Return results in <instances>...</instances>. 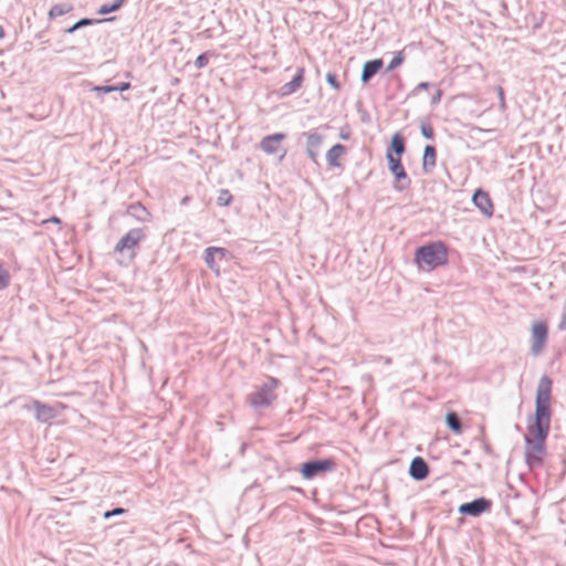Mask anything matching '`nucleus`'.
Segmentation results:
<instances>
[{
    "label": "nucleus",
    "mask_w": 566,
    "mask_h": 566,
    "mask_svg": "<svg viewBox=\"0 0 566 566\" xmlns=\"http://www.w3.org/2000/svg\"><path fill=\"white\" fill-rule=\"evenodd\" d=\"M552 379L543 375L536 388L535 411L530 416L526 427L524 457L530 470L541 468L547 454L546 440L552 419Z\"/></svg>",
    "instance_id": "obj_1"
},
{
    "label": "nucleus",
    "mask_w": 566,
    "mask_h": 566,
    "mask_svg": "<svg viewBox=\"0 0 566 566\" xmlns=\"http://www.w3.org/2000/svg\"><path fill=\"white\" fill-rule=\"evenodd\" d=\"M415 263L422 271H432L448 263V248L442 241H432L415 251Z\"/></svg>",
    "instance_id": "obj_2"
},
{
    "label": "nucleus",
    "mask_w": 566,
    "mask_h": 566,
    "mask_svg": "<svg viewBox=\"0 0 566 566\" xmlns=\"http://www.w3.org/2000/svg\"><path fill=\"white\" fill-rule=\"evenodd\" d=\"M279 385L280 380L277 378L269 376L261 386L256 387L255 390L248 396V402L254 409H264L270 407L277 398L275 389Z\"/></svg>",
    "instance_id": "obj_3"
},
{
    "label": "nucleus",
    "mask_w": 566,
    "mask_h": 566,
    "mask_svg": "<svg viewBox=\"0 0 566 566\" xmlns=\"http://www.w3.org/2000/svg\"><path fill=\"white\" fill-rule=\"evenodd\" d=\"M337 467L335 459H312L303 462L300 465L298 472L304 480H313L315 478H322L325 474L333 472Z\"/></svg>",
    "instance_id": "obj_4"
},
{
    "label": "nucleus",
    "mask_w": 566,
    "mask_h": 566,
    "mask_svg": "<svg viewBox=\"0 0 566 566\" xmlns=\"http://www.w3.org/2000/svg\"><path fill=\"white\" fill-rule=\"evenodd\" d=\"M146 238V233L142 228L130 229L120 240L116 243L114 251L120 253L123 256L127 255V260L132 261L136 256L135 249Z\"/></svg>",
    "instance_id": "obj_5"
},
{
    "label": "nucleus",
    "mask_w": 566,
    "mask_h": 566,
    "mask_svg": "<svg viewBox=\"0 0 566 566\" xmlns=\"http://www.w3.org/2000/svg\"><path fill=\"white\" fill-rule=\"evenodd\" d=\"M390 158L387 159L388 170L395 177L394 189L397 191H403L408 189L411 185V179L405 170V167L401 163V159L398 157H394L389 155Z\"/></svg>",
    "instance_id": "obj_6"
},
{
    "label": "nucleus",
    "mask_w": 566,
    "mask_h": 566,
    "mask_svg": "<svg viewBox=\"0 0 566 566\" xmlns=\"http://www.w3.org/2000/svg\"><path fill=\"white\" fill-rule=\"evenodd\" d=\"M492 505L493 503L490 499L480 496L474 499L473 501L462 503L459 506L458 512L464 516L478 517L483 513L490 512Z\"/></svg>",
    "instance_id": "obj_7"
},
{
    "label": "nucleus",
    "mask_w": 566,
    "mask_h": 566,
    "mask_svg": "<svg viewBox=\"0 0 566 566\" xmlns=\"http://www.w3.org/2000/svg\"><path fill=\"white\" fill-rule=\"evenodd\" d=\"M548 337V326L545 322L539 321L535 322L532 325V334H531V353L533 356H538L546 344Z\"/></svg>",
    "instance_id": "obj_8"
},
{
    "label": "nucleus",
    "mask_w": 566,
    "mask_h": 566,
    "mask_svg": "<svg viewBox=\"0 0 566 566\" xmlns=\"http://www.w3.org/2000/svg\"><path fill=\"white\" fill-rule=\"evenodd\" d=\"M474 206L486 217H492L494 212V206L490 198V195L483 189L479 188L472 196Z\"/></svg>",
    "instance_id": "obj_9"
},
{
    "label": "nucleus",
    "mask_w": 566,
    "mask_h": 566,
    "mask_svg": "<svg viewBox=\"0 0 566 566\" xmlns=\"http://www.w3.org/2000/svg\"><path fill=\"white\" fill-rule=\"evenodd\" d=\"M430 468L426 460L419 455L415 457L409 465V475L412 480L420 482L429 476Z\"/></svg>",
    "instance_id": "obj_10"
},
{
    "label": "nucleus",
    "mask_w": 566,
    "mask_h": 566,
    "mask_svg": "<svg viewBox=\"0 0 566 566\" xmlns=\"http://www.w3.org/2000/svg\"><path fill=\"white\" fill-rule=\"evenodd\" d=\"M306 137V154L313 163H317L318 149L323 143V136L316 132H304L302 134Z\"/></svg>",
    "instance_id": "obj_11"
},
{
    "label": "nucleus",
    "mask_w": 566,
    "mask_h": 566,
    "mask_svg": "<svg viewBox=\"0 0 566 566\" xmlns=\"http://www.w3.org/2000/svg\"><path fill=\"white\" fill-rule=\"evenodd\" d=\"M286 135L284 133H275L263 137L260 142V149L268 155H274L280 149V144L284 140Z\"/></svg>",
    "instance_id": "obj_12"
},
{
    "label": "nucleus",
    "mask_w": 566,
    "mask_h": 566,
    "mask_svg": "<svg viewBox=\"0 0 566 566\" xmlns=\"http://www.w3.org/2000/svg\"><path fill=\"white\" fill-rule=\"evenodd\" d=\"M34 417L40 422H49L56 417V410L40 400H33L32 407Z\"/></svg>",
    "instance_id": "obj_13"
},
{
    "label": "nucleus",
    "mask_w": 566,
    "mask_h": 566,
    "mask_svg": "<svg viewBox=\"0 0 566 566\" xmlns=\"http://www.w3.org/2000/svg\"><path fill=\"white\" fill-rule=\"evenodd\" d=\"M405 151L406 139L399 132H397L391 136L390 144L386 149V159L390 158L389 155L401 159V156L405 154Z\"/></svg>",
    "instance_id": "obj_14"
},
{
    "label": "nucleus",
    "mask_w": 566,
    "mask_h": 566,
    "mask_svg": "<svg viewBox=\"0 0 566 566\" xmlns=\"http://www.w3.org/2000/svg\"><path fill=\"white\" fill-rule=\"evenodd\" d=\"M384 62L381 59L369 60L364 63L360 81L364 84H367L382 67Z\"/></svg>",
    "instance_id": "obj_15"
},
{
    "label": "nucleus",
    "mask_w": 566,
    "mask_h": 566,
    "mask_svg": "<svg viewBox=\"0 0 566 566\" xmlns=\"http://www.w3.org/2000/svg\"><path fill=\"white\" fill-rule=\"evenodd\" d=\"M304 80V69L298 67L293 78L281 86L280 94L281 96H289L295 93L302 85Z\"/></svg>",
    "instance_id": "obj_16"
},
{
    "label": "nucleus",
    "mask_w": 566,
    "mask_h": 566,
    "mask_svg": "<svg viewBox=\"0 0 566 566\" xmlns=\"http://www.w3.org/2000/svg\"><path fill=\"white\" fill-rule=\"evenodd\" d=\"M437 149L433 145H426L422 156V170L424 174L432 172L436 167Z\"/></svg>",
    "instance_id": "obj_17"
},
{
    "label": "nucleus",
    "mask_w": 566,
    "mask_h": 566,
    "mask_svg": "<svg viewBox=\"0 0 566 566\" xmlns=\"http://www.w3.org/2000/svg\"><path fill=\"white\" fill-rule=\"evenodd\" d=\"M116 20V17L103 18V19H92V18H82L76 21L72 27L67 28L64 32L67 34H72L77 30L90 27L98 23L113 22Z\"/></svg>",
    "instance_id": "obj_18"
},
{
    "label": "nucleus",
    "mask_w": 566,
    "mask_h": 566,
    "mask_svg": "<svg viewBox=\"0 0 566 566\" xmlns=\"http://www.w3.org/2000/svg\"><path fill=\"white\" fill-rule=\"evenodd\" d=\"M227 249L224 248H217V247H209L205 250V262L207 266L210 270H218L216 264V256H219L220 259H223L227 254Z\"/></svg>",
    "instance_id": "obj_19"
},
{
    "label": "nucleus",
    "mask_w": 566,
    "mask_h": 566,
    "mask_svg": "<svg viewBox=\"0 0 566 566\" xmlns=\"http://www.w3.org/2000/svg\"><path fill=\"white\" fill-rule=\"evenodd\" d=\"M346 153V146L343 144H335L327 153L326 160L331 167H339L338 158Z\"/></svg>",
    "instance_id": "obj_20"
},
{
    "label": "nucleus",
    "mask_w": 566,
    "mask_h": 566,
    "mask_svg": "<svg viewBox=\"0 0 566 566\" xmlns=\"http://www.w3.org/2000/svg\"><path fill=\"white\" fill-rule=\"evenodd\" d=\"M73 9H74V7L70 2L54 4L50 8V10L48 12V19L50 21L55 20L56 18H59L61 15L72 12Z\"/></svg>",
    "instance_id": "obj_21"
},
{
    "label": "nucleus",
    "mask_w": 566,
    "mask_h": 566,
    "mask_svg": "<svg viewBox=\"0 0 566 566\" xmlns=\"http://www.w3.org/2000/svg\"><path fill=\"white\" fill-rule=\"evenodd\" d=\"M126 212L138 221H146L149 218V212L140 202L129 205Z\"/></svg>",
    "instance_id": "obj_22"
},
{
    "label": "nucleus",
    "mask_w": 566,
    "mask_h": 566,
    "mask_svg": "<svg viewBox=\"0 0 566 566\" xmlns=\"http://www.w3.org/2000/svg\"><path fill=\"white\" fill-rule=\"evenodd\" d=\"M447 427L454 433H461L463 430L462 421L455 411H449L446 416Z\"/></svg>",
    "instance_id": "obj_23"
},
{
    "label": "nucleus",
    "mask_w": 566,
    "mask_h": 566,
    "mask_svg": "<svg viewBox=\"0 0 566 566\" xmlns=\"http://www.w3.org/2000/svg\"><path fill=\"white\" fill-rule=\"evenodd\" d=\"M127 0H114L112 3H104L97 9V14L107 15L118 11Z\"/></svg>",
    "instance_id": "obj_24"
},
{
    "label": "nucleus",
    "mask_w": 566,
    "mask_h": 566,
    "mask_svg": "<svg viewBox=\"0 0 566 566\" xmlns=\"http://www.w3.org/2000/svg\"><path fill=\"white\" fill-rule=\"evenodd\" d=\"M11 283V275L9 271L4 268L3 263L0 261V291L9 287Z\"/></svg>",
    "instance_id": "obj_25"
},
{
    "label": "nucleus",
    "mask_w": 566,
    "mask_h": 566,
    "mask_svg": "<svg viewBox=\"0 0 566 566\" xmlns=\"http://www.w3.org/2000/svg\"><path fill=\"white\" fill-rule=\"evenodd\" d=\"M233 197L228 189H220L217 198V203L220 207H227L231 203Z\"/></svg>",
    "instance_id": "obj_26"
},
{
    "label": "nucleus",
    "mask_w": 566,
    "mask_h": 566,
    "mask_svg": "<svg viewBox=\"0 0 566 566\" xmlns=\"http://www.w3.org/2000/svg\"><path fill=\"white\" fill-rule=\"evenodd\" d=\"M405 61V55H403V52L400 51L398 52L390 61V63L388 64L386 71L387 72H390V71H394L395 69H397L398 66H400Z\"/></svg>",
    "instance_id": "obj_27"
},
{
    "label": "nucleus",
    "mask_w": 566,
    "mask_h": 566,
    "mask_svg": "<svg viewBox=\"0 0 566 566\" xmlns=\"http://www.w3.org/2000/svg\"><path fill=\"white\" fill-rule=\"evenodd\" d=\"M420 132L426 139L432 140L434 138V130L428 122H421Z\"/></svg>",
    "instance_id": "obj_28"
},
{
    "label": "nucleus",
    "mask_w": 566,
    "mask_h": 566,
    "mask_svg": "<svg viewBox=\"0 0 566 566\" xmlns=\"http://www.w3.org/2000/svg\"><path fill=\"white\" fill-rule=\"evenodd\" d=\"M125 513H127L126 509H124V507H115L113 510H108V511L104 512L103 517L105 520H109L113 516L123 515Z\"/></svg>",
    "instance_id": "obj_29"
},
{
    "label": "nucleus",
    "mask_w": 566,
    "mask_h": 566,
    "mask_svg": "<svg viewBox=\"0 0 566 566\" xmlns=\"http://www.w3.org/2000/svg\"><path fill=\"white\" fill-rule=\"evenodd\" d=\"M326 82L336 91L340 90V83L337 78V75L335 73H327L326 75Z\"/></svg>",
    "instance_id": "obj_30"
},
{
    "label": "nucleus",
    "mask_w": 566,
    "mask_h": 566,
    "mask_svg": "<svg viewBox=\"0 0 566 566\" xmlns=\"http://www.w3.org/2000/svg\"><path fill=\"white\" fill-rule=\"evenodd\" d=\"M495 91H496V94H497V97H499V108L502 112H504L506 109V102H505V96H504V90H503L502 86H496Z\"/></svg>",
    "instance_id": "obj_31"
},
{
    "label": "nucleus",
    "mask_w": 566,
    "mask_h": 566,
    "mask_svg": "<svg viewBox=\"0 0 566 566\" xmlns=\"http://www.w3.org/2000/svg\"><path fill=\"white\" fill-rule=\"evenodd\" d=\"M209 63V56H208V53H201L197 56L196 61H195V65L197 69H203L205 66H207Z\"/></svg>",
    "instance_id": "obj_32"
},
{
    "label": "nucleus",
    "mask_w": 566,
    "mask_h": 566,
    "mask_svg": "<svg viewBox=\"0 0 566 566\" xmlns=\"http://www.w3.org/2000/svg\"><path fill=\"white\" fill-rule=\"evenodd\" d=\"M433 84L429 82H420L410 93L409 96H416L422 90H429Z\"/></svg>",
    "instance_id": "obj_33"
},
{
    "label": "nucleus",
    "mask_w": 566,
    "mask_h": 566,
    "mask_svg": "<svg viewBox=\"0 0 566 566\" xmlns=\"http://www.w3.org/2000/svg\"><path fill=\"white\" fill-rule=\"evenodd\" d=\"M92 91H94V92H96V93L108 94V93L115 92V85H99V86H94V87L92 88Z\"/></svg>",
    "instance_id": "obj_34"
},
{
    "label": "nucleus",
    "mask_w": 566,
    "mask_h": 566,
    "mask_svg": "<svg viewBox=\"0 0 566 566\" xmlns=\"http://www.w3.org/2000/svg\"><path fill=\"white\" fill-rule=\"evenodd\" d=\"M114 85H115V92H124V91L129 90L132 86L129 82H122V83L114 84Z\"/></svg>",
    "instance_id": "obj_35"
},
{
    "label": "nucleus",
    "mask_w": 566,
    "mask_h": 566,
    "mask_svg": "<svg viewBox=\"0 0 566 566\" xmlns=\"http://www.w3.org/2000/svg\"><path fill=\"white\" fill-rule=\"evenodd\" d=\"M442 91L441 90H437L436 93L432 95L431 97V101H430V104L431 105H437L440 103L441 101V97H442Z\"/></svg>",
    "instance_id": "obj_36"
},
{
    "label": "nucleus",
    "mask_w": 566,
    "mask_h": 566,
    "mask_svg": "<svg viewBox=\"0 0 566 566\" xmlns=\"http://www.w3.org/2000/svg\"><path fill=\"white\" fill-rule=\"evenodd\" d=\"M360 119L363 123H369L370 122V116L367 112H364L360 116Z\"/></svg>",
    "instance_id": "obj_37"
},
{
    "label": "nucleus",
    "mask_w": 566,
    "mask_h": 566,
    "mask_svg": "<svg viewBox=\"0 0 566 566\" xmlns=\"http://www.w3.org/2000/svg\"><path fill=\"white\" fill-rule=\"evenodd\" d=\"M6 36V31L2 25H0V39H3Z\"/></svg>",
    "instance_id": "obj_38"
},
{
    "label": "nucleus",
    "mask_w": 566,
    "mask_h": 566,
    "mask_svg": "<svg viewBox=\"0 0 566 566\" xmlns=\"http://www.w3.org/2000/svg\"><path fill=\"white\" fill-rule=\"evenodd\" d=\"M339 137L346 140L349 138V133H340Z\"/></svg>",
    "instance_id": "obj_39"
},
{
    "label": "nucleus",
    "mask_w": 566,
    "mask_h": 566,
    "mask_svg": "<svg viewBox=\"0 0 566 566\" xmlns=\"http://www.w3.org/2000/svg\"><path fill=\"white\" fill-rule=\"evenodd\" d=\"M50 221L54 223H61V219L59 217H52Z\"/></svg>",
    "instance_id": "obj_40"
},
{
    "label": "nucleus",
    "mask_w": 566,
    "mask_h": 566,
    "mask_svg": "<svg viewBox=\"0 0 566 566\" xmlns=\"http://www.w3.org/2000/svg\"><path fill=\"white\" fill-rule=\"evenodd\" d=\"M285 155H286V150H285V149H283V151H282V154L280 155V158H279V159H280V161H281V160H283V158L285 157Z\"/></svg>",
    "instance_id": "obj_41"
},
{
    "label": "nucleus",
    "mask_w": 566,
    "mask_h": 566,
    "mask_svg": "<svg viewBox=\"0 0 566 566\" xmlns=\"http://www.w3.org/2000/svg\"><path fill=\"white\" fill-rule=\"evenodd\" d=\"M187 201H188V197H185V198L182 199V203H185V202H187Z\"/></svg>",
    "instance_id": "obj_42"
}]
</instances>
